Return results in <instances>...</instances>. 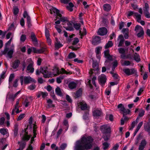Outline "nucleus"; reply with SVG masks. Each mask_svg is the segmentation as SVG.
Returning a JSON list of instances; mask_svg holds the SVG:
<instances>
[{"label": "nucleus", "mask_w": 150, "mask_h": 150, "mask_svg": "<svg viewBox=\"0 0 150 150\" xmlns=\"http://www.w3.org/2000/svg\"><path fill=\"white\" fill-rule=\"evenodd\" d=\"M93 139L91 136L85 134L81 136V139L75 143V150H85L90 149L92 146Z\"/></svg>", "instance_id": "f257e3e1"}, {"label": "nucleus", "mask_w": 150, "mask_h": 150, "mask_svg": "<svg viewBox=\"0 0 150 150\" xmlns=\"http://www.w3.org/2000/svg\"><path fill=\"white\" fill-rule=\"evenodd\" d=\"M53 71L52 73H51V72L49 71L48 67H45L44 68H41L40 71L43 75L44 77L45 78L57 76L60 73L65 74H71V72H67L63 68H62L60 71L57 68L55 67L53 69Z\"/></svg>", "instance_id": "f03ea898"}, {"label": "nucleus", "mask_w": 150, "mask_h": 150, "mask_svg": "<svg viewBox=\"0 0 150 150\" xmlns=\"http://www.w3.org/2000/svg\"><path fill=\"white\" fill-rule=\"evenodd\" d=\"M12 40V38L11 39L6 43L4 51H1V55L4 54L6 55V54L7 57L11 58L12 57V54L14 51V48H12L8 50V48L6 47L7 45L10 44Z\"/></svg>", "instance_id": "7ed1b4c3"}, {"label": "nucleus", "mask_w": 150, "mask_h": 150, "mask_svg": "<svg viewBox=\"0 0 150 150\" xmlns=\"http://www.w3.org/2000/svg\"><path fill=\"white\" fill-rule=\"evenodd\" d=\"M21 84H28L32 83H35V81L30 76H21L20 77Z\"/></svg>", "instance_id": "20e7f679"}, {"label": "nucleus", "mask_w": 150, "mask_h": 150, "mask_svg": "<svg viewBox=\"0 0 150 150\" xmlns=\"http://www.w3.org/2000/svg\"><path fill=\"white\" fill-rule=\"evenodd\" d=\"M101 132L105 134H110L111 133V128L108 125H103L100 127Z\"/></svg>", "instance_id": "39448f33"}, {"label": "nucleus", "mask_w": 150, "mask_h": 150, "mask_svg": "<svg viewBox=\"0 0 150 150\" xmlns=\"http://www.w3.org/2000/svg\"><path fill=\"white\" fill-rule=\"evenodd\" d=\"M27 62L29 63V65L27 67V70L28 71V72L33 73L34 70V69L33 68V65L34 63L32 60L31 58H29L27 59Z\"/></svg>", "instance_id": "423d86ee"}, {"label": "nucleus", "mask_w": 150, "mask_h": 150, "mask_svg": "<svg viewBox=\"0 0 150 150\" xmlns=\"http://www.w3.org/2000/svg\"><path fill=\"white\" fill-rule=\"evenodd\" d=\"M134 30L136 32H138L137 34L138 37L140 38L143 36L144 32L143 28L141 26L139 25H136Z\"/></svg>", "instance_id": "0eeeda50"}, {"label": "nucleus", "mask_w": 150, "mask_h": 150, "mask_svg": "<svg viewBox=\"0 0 150 150\" xmlns=\"http://www.w3.org/2000/svg\"><path fill=\"white\" fill-rule=\"evenodd\" d=\"M123 71L127 76L135 74L137 71L134 68L129 69L128 68L124 69Z\"/></svg>", "instance_id": "6e6552de"}, {"label": "nucleus", "mask_w": 150, "mask_h": 150, "mask_svg": "<svg viewBox=\"0 0 150 150\" xmlns=\"http://www.w3.org/2000/svg\"><path fill=\"white\" fill-rule=\"evenodd\" d=\"M106 78L104 74H101L100 76L98 79L99 83L101 85L103 86L106 82Z\"/></svg>", "instance_id": "1a4fd4ad"}, {"label": "nucleus", "mask_w": 150, "mask_h": 150, "mask_svg": "<svg viewBox=\"0 0 150 150\" xmlns=\"http://www.w3.org/2000/svg\"><path fill=\"white\" fill-rule=\"evenodd\" d=\"M107 32V30L105 28L102 27L99 29L98 33L99 35L103 36L106 35Z\"/></svg>", "instance_id": "9d476101"}, {"label": "nucleus", "mask_w": 150, "mask_h": 150, "mask_svg": "<svg viewBox=\"0 0 150 150\" xmlns=\"http://www.w3.org/2000/svg\"><path fill=\"white\" fill-rule=\"evenodd\" d=\"M64 25V27L67 30L71 31L73 30V28L72 26L71 23L68 20L65 23V24Z\"/></svg>", "instance_id": "9b49d317"}, {"label": "nucleus", "mask_w": 150, "mask_h": 150, "mask_svg": "<svg viewBox=\"0 0 150 150\" xmlns=\"http://www.w3.org/2000/svg\"><path fill=\"white\" fill-rule=\"evenodd\" d=\"M33 52L37 54L42 53L45 51L46 50L45 47H42L40 49H37L36 48L33 47Z\"/></svg>", "instance_id": "f8f14e48"}, {"label": "nucleus", "mask_w": 150, "mask_h": 150, "mask_svg": "<svg viewBox=\"0 0 150 150\" xmlns=\"http://www.w3.org/2000/svg\"><path fill=\"white\" fill-rule=\"evenodd\" d=\"M146 144V141L145 139L142 140L141 141L139 146L138 150H144Z\"/></svg>", "instance_id": "ddd939ff"}, {"label": "nucleus", "mask_w": 150, "mask_h": 150, "mask_svg": "<svg viewBox=\"0 0 150 150\" xmlns=\"http://www.w3.org/2000/svg\"><path fill=\"white\" fill-rule=\"evenodd\" d=\"M117 40L119 42L118 46V47L122 46L124 42V39L123 35H119L118 36Z\"/></svg>", "instance_id": "4468645a"}, {"label": "nucleus", "mask_w": 150, "mask_h": 150, "mask_svg": "<svg viewBox=\"0 0 150 150\" xmlns=\"http://www.w3.org/2000/svg\"><path fill=\"white\" fill-rule=\"evenodd\" d=\"M31 137V135H28L27 132H25L24 134L21 137V141L26 142L29 140Z\"/></svg>", "instance_id": "2eb2a0df"}, {"label": "nucleus", "mask_w": 150, "mask_h": 150, "mask_svg": "<svg viewBox=\"0 0 150 150\" xmlns=\"http://www.w3.org/2000/svg\"><path fill=\"white\" fill-rule=\"evenodd\" d=\"M37 127L35 125H33V137H32L30 141V144H31L33 143V142L34 141V139L36 137V135L37 134Z\"/></svg>", "instance_id": "dca6fc26"}, {"label": "nucleus", "mask_w": 150, "mask_h": 150, "mask_svg": "<svg viewBox=\"0 0 150 150\" xmlns=\"http://www.w3.org/2000/svg\"><path fill=\"white\" fill-rule=\"evenodd\" d=\"M102 47H97L95 50V52L96 54L97 58L100 60V51L101 50Z\"/></svg>", "instance_id": "f3484780"}, {"label": "nucleus", "mask_w": 150, "mask_h": 150, "mask_svg": "<svg viewBox=\"0 0 150 150\" xmlns=\"http://www.w3.org/2000/svg\"><path fill=\"white\" fill-rule=\"evenodd\" d=\"M79 105L81 108L82 110H85L87 109L88 107L87 104L85 101H82L79 103Z\"/></svg>", "instance_id": "a211bd4d"}, {"label": "nucleus", "mask_w": 150, "mask_h": 150, "mask_svg": "<svg viewBox=\"0 0 150 150\" xmlns=\"http://www.w3.org/2000/svg\"><path fill=\"white\" fill-rule=\"evenodd\" d=\"M20 63V62L19 59H16L12 63V67L13 69H16L18 67Z\"/></svg>", "instance_id": "6ab92c4d"}, {"label": "nucleus", "mask_w": 150, "mask_h": 150, "mask_svg": "<svg viewBox=\"0 0 150 150\" xmlns=\"http://www.w3.org/2000/svg\"><path fill=\"white\" fill-rule=\"evenodd\" d=\"M118 50L119 53L121 54L120 55L122 59L125 58V50L124 49V48H120L118 49Z\"/></svg>", "instance_id": "aec40b11"}, {"label": "nucleus", "mask_w": 150, "mask_h": 150, "mask_svg": "<svg viewBox=\"0 0 150 150\" xmlns=\"http://www.w3.org/2000/svg\"><path fill=\"white\" fill-rule=\"evenodd\" d=\"M57 18H59L60 21L62 22L63 23V25H65V23L68 21L67 17L62 16L61 14L60 16H59Z\"/></svg>", "instance_id": "412c9836"}, {"label": "nucleus", "mask_w": 150, "mask_h": 150, "mask_svg": "<svg viewBox=\"0 0 150 150\" xmlns=\"http://www.w3.org/2000/svg\"><path fill=\"white\" fill-rule=\"evenodd\" d=\"M50 11H51V13L52 14V12H53L54 13H55L57 15V17L56 18L58 17L59 16H60V14L59 13V10H58L57 8L52 7V8L50 9Z\"/></svg>", "instance_id": "4be33fe9"}, {"label": "nucleus", "mask_w": 150, "mask_h": 150, "mask_svg": "<svg viewBox=\"0 0 150 150\" xmlns=\"http://www.w3.org/2000/svg\"><path fill=\"white\" fill-rule=\"evenodd\" d=\"M102 112L100 109H96L93 111V115L94 116H98L102 114Z\"/></svg>", "instance_id": "5701e85b"}, {"label": "nucleus", "mask_w": 150, "mask_h": 150, "mask_svg": "<svg viewBox=\"0 0 150 150\" xmlns=\"http://www.w3.org/2000/svg\"><path fill=\"white\" fill-rule=\"evenodd\" d=\"M76 83L74 81H72L70 82L68 84V87L69 88L72 89L75 88L76 86Z\"/></svg>", "instance_id": "b1692460"}, {"label": "nucleus", "mask_w": 150, "mask_h": 150, "mask_svg": "<svg viewBox=\"0 0 150 150\" xmlns=\"http://www.w3.org/2000/svg\"><path fill=\"white\" fill-rule=\"evenodd\" d=\"M144 127L145 130L150 134V123L148 122L144 124Z\"/></svg>", "instance_id": "393cba45"}, {"label": "nucleus", "mask_w": 150, "mask_h": 150, "mask_svg": "<svg viewBox=\"0 0 150 150\" xmlns=\"http://www.w3.org/2000/svg\"><path fill=\"white\" fill-rule=\"evenodd\" d=\"M109 50L105 51L104 52L105 57L109 60H111L112 57L109 54Z\"/></svg>", "instance_id": "a878e982"}, {"label": "nucleus", "mask_w": 150, "mask_h": 150, "mask_svg": "<svg viewBox=\"0 0 150 150\" xmlns=\"http://www.w3.org/2000/svg\"><path fill=\"white\" fill-rule=\"evenodd\" d=\"M18 144H20V147L19 149L21 150H23L25 147L26 145V143L22 141H21V142H18Z\"/></svg>", "instance_id": "bb28decb"}, {"label": "nucleus", "mask_w": 150, "mask_h": 150, "mask_svg": "<svg viewBox=\"0 0 150 150\" xmlns=\"http://www.w3.org/2000/svg\"><path fill=\"white\" fill-rule=\"evenodd\" d=\"M133 57L134 60L137 63L139 62L141 60L139 55L137 53L133 54Z\"/></svg>", "instance_id": "cd10ccee"}, {"label": "nucleus", "mask_w": 150, "mask_h": 150, "mask_svg": "<svg viewBox=\"0 0 150 150\" xmlns=\"http://www.w3.org/2000/svg\"><path fill=\"white\" fill-rule=\"evenodd\" d=\"M104 10L106 11H109L111 9L110 5L108 4H104L103 6Z\"/></svg>", "instance_id": "c85d7f7f"}, {"label": "nucleus", "mask_w": 150, "mask_h": 150, "mask_svg": "<svg viewBox=\"0 0 150 150\" xmlns=\"http://www.w3.org/2000/svg\"><path fill=\"white\" fill-rule=\"evenodd\" d=\"M33 118L32 117H30L29 120V125L28 126L30 128H32V127H33V125H35L36 126L37 125L35 124H33Z\"/></svg>", "instance_id": "c756f323"}, {"label": "nucleus", "mask_w": 150, "mask_h": 150, "mask_svg": "<svg viewBox=\"0 0 150 150\" xmlns=\"http://www.w3.org/2000/svg\"><path fill=\"white\" fill-rule=\"evenodd\" d=\"M100 40V38L99 36H96L93 38V42L94 43H98L99 42Z\"/></svg>", "instance_id": "7c9ffc66"}, {"label": "nucleus", "mask_w": 150, "mask_h": 150, "mask_svg": "<svg viewBox=\"0 0 150 150\" xmlns=\"http://www.w3.org/2000/svg\"><path fill=\"white\" fill-rule=\"evenodd\" d=\"M18 125L17 124H15L14 126V134L15 136H16L18 133Z\"/></svg>", "instance_id": "2f4dec72"}, {"label": "nucleus", "mask_w": 150, "mask_h": 150, "mask_svg": "<svg viewBox=\"0 0 150 150\" xmlns=\"http://www.w3.org/2000/svg\"><path fill=\"white\" fill-rule=\"evenodd\" d=\"M149 6L148 4L146 3L144 4V6L143 8V10L144 13L149 12Z\"/></svg>", "instance_id": "473e14b6"}, {"label": "nucleus", "mask_w": 150, "mask_h": 150, "mask_svg": "<svg viewBox=\"0 0 150 150\" xmlns=\"http://www.w3.org/2000/svg\"><path fill=\"white\" fill-rule=\"evenodd\" d=\"M93 67L95 70H98V63L95 62H93L92 64Z\"/></svg>", "instance_id": "72a5a7b5"}, {"label": "nucleus", "mask_w": 150, "mask_h": 150, "mask_svg": "<svg viewBox=\"0 0 150 150\" xmlns=\"http://www.w3.org/2000/svg\"><path fill=\"white\" fill-rule=\"evenodd\" d=\"M134 15L137 19V21L139 22V21H140L141 19V15L137 13H134Z\"/></svg>", "instance_id": "f704fd0d"}, {"label": "nucleus", "mask_w": 150, "mask_h": 150, "mask_svg": "<svg viewBox=\"0 0 150 150\" xmlns=\"http://www.w3.org/2000/svg\"><path fill=\"white\" fill-rule=\"evenodd\" d=\"M74 6V5L72 3L70 2L69 3V5L67 6V8L68 10L69 11H72L73 10L72 8Z\"/></svg>", "instance_id": "c9c22d12"}, {"label": "nucleus", "mask_w": 150, "mask_h": 150, "mask_svg": "<svg viewBox=\"0 0 150 150\" xmlns=\"http://www.w3.org/2000/svg\"><path fill=\"white\" fill-rule=\"evenodd\" d=\"M82 89L80 88L76 92L75 94L76 96L77 97H80L82 94Z\"/></svg>", "instance_id": "e433bc0d"}, {"label": "nucleus", "mask_w": 150, "mask_h": 150, "mask_svg": "<svg viewBox=\"0 0 150 150\" xmlns=\"http://www.w3.org/2000/svg\"><path fill=\"white\" fill-rule=\"evenodd\" d=\"M83 32H82L81 30L79 31V35H80V38H82V37L86 35V29L85 28H83Z\"/></svg>", "instance_id": "4c0bfd02"}, {"label": "nucleus", "mask_w": 150, "mask_h": 150, "mask_svg": "<svg viewBox=\"0 0 150 150\" xmlns=\"http://www.w3.org/2000/svg\"><path fill=\"white\" fill-rule=\"evenodd\" d=\"M110 144L107 142H104L103 143V147L104 150H106L109 147Z\"/></svg>", "instance_id": "58836bf2"}, {"label": "nucleus", "mask_w": 150, "mask_h": 150, "mask_svg": "<svg viewBox=\"0 0 150 150\" xmlns=\"http://www.w3.org/2000/svg\"><path fill=\"white\" fill-rule=\"evenodd\" d=\"M31 38L33 42H37L35 34L33 33H31Z\"/></svg>", "instance_id": "ea45409f"}, {"label": "nucleus", "mask_w": 150, "mask_h": 150, "mask_svg": "<svg viewBox=\"0 0 150 150\" xmlns=\"http://www.w3.org/2000/svg\"><path fill=\"white\" fill-rule=\"evenodd\" d=\"M8 130L7 129L2 128L0 129V132L1 134L4 135L8 133Z\"/></svg>", "instance_id": "a19ab883"}, {"label": "nucleus", "mask_w": 150, "mask_h": 150, "mask_svg": "<svg viewBox=\"0 0 150 150\" xmlns=\"http://www.w3.org/2000/svg\"><path fill=\"white\" fill-rule=\"evenodd\" d=\"M55 92L59 96H61L62 95V93L61 92V90L60 88L57 87L55 89Z\"/></svg>", "instance_id": "79ce46f5"}, {"label": "nucleus", "mask_w": 150, "mask_h": 150, "mask_svg": "<svg viewBox=\"0 0 150 150\" xmlns=\"http://www.w3.org/2000/svg\"><path fill=\"white\" fill-rule=\"evenodd\" d=\"M69 58L71 59L76 57V55L74 52H71L69 53L68 56Z\"/></svg>", "instance_id": "37998d69"}, {"label": "nucleus", "mask_w": 150, "mask_h": 150, "mask_svg": "<svg viewBox=\"0 0 150 150\" xmlns=\"http://www.w3.org/2000/svg\"><path fill=\"white\" fill-rule=\"evenodd\" d=\"M113 45V43L111 41H109L108 43L106 44L105 46V48L106 49L108 47H111Z\"/></svg>", "instance_id": "c03bdc74"}, {"label": "nucleus", "mask_w": 150, "mask_h": 150, "mask_svg": "<svg viewBox=\"0 0 150 150\" xmlns=\"http://www.w3.org/2000/svg\"><path fill=\"white\" fill-rule=\"evenodd\" d=\"M115 80L118 81L119 80V77L117 74L113 73V74H111Z\"/></svg>", "instance_id": "a18cd8bd"}, {"label": "nucleus", "mask_w": 150, "mask_h": 150, "mask_svg": "<svg viewBox=\"0 0 150 150\" xmlns=\"http://www.w3.org/2000/svg\"><path fill=\"white\" fill-rule=\"evenodd\" d=\"M55 47L56 48H59L62 47L63 45L59 42H57L55 43Z\"/></svg>", "instance_id": "49530a36"}, {"label": "nucleus", "mask_w": 150, "mask_h": 150, "mask_svg": "<svg viewBox=\"0 0 150 150\" xmlns=\"http://www.w3.org/2000/svg\"><path fill=\"white\" fill-rule=\"evenodd\" d=\"M74 27L76 30L80 29L81 27L79 23H75L74 25Z\"/></svg>", "instance_id": "de8ad7c7"}, {"label": "nucleus", "mask_w": 150, "mask_h": 150, "mask_svg": "<svg viewBox=\"0 0 150 150\" xmlns=\"http://www.w3.org/2000/svg\"><path fill=\"white\" fill-rule=\"evenodd\" d=\"M14 77V74H10L9 78V83L10 84L12 81Z\"/></svg>", "instance_id": "09e8293b"}, {"label": "nucleus", "mask_w": 150, "mask_h": 150, "mask_svg": "<svg viewBox=\"0 0 150 150\" xmlns=\"http://www.w3.org/2000/svg\"><path fill=\"white\" fill-rule=\"evenodd\" d=\"M64 77L63 76H59L57 78V82L58 83H61L62 80L63 79Z\"/></svg>", "instance_id": "8fccbe9b"}, {"label": "nucleus", "mask_w": 150, "mask_h": 150, "mask_svg": "<svg viewBox=\"0 0 150 150\" xmlns=\"http://www.w3.org/2000/svg\"><path fill=\"white\" fill-rule=\"evenodd\" d=\"M36 87L35 84H32L28 86V88L30 90H33Z\"/></svg>", "instance_id": "3c124183"}, {"label": "nucleus", "mask_w": 150, "mask_h": 150, "mask_svg": "<svg viewBox=\"0 0 150 150\" xmlns=\"http://www.w3.org/2000/svg\"><path fill=\"white\" fill-rule=\"evenodd\" d=\"M25 114H21L18 117L17 119V121H20L22 120L25 117Z\"/></svg>", "instance_id": "603ef678"}, {"label": "nucleus", "mask_w": 150, "mask_h": 150, "mask_svg": "<svg viewBox=\"0 0 150 150\" xmlns=\"http://www.w3.org/2000/svg\"><path fill=\"white\" fill-rule=\"evenodd\" d=\"M26 39V36L25 35L22 34L20 38V40L21 42H24Z\"/></svg>", "instance_id": "864d4df0"}, {"label": "nucleus", "mask_w": 150, "mask_h": 150, "mask_svg": "<svg viewBox=\"0 0 150 150\" xmlns=\"http://www.w3.org/2000/svg\"><path fill=\"white\" fill-rule=\"evenodd\" d=\"M117 108H118L120 109V110L121 111H123L124 110L125 108L123 106L122 104H120L118 105Z\"/></svg>", "instance_id": "5fc2aeb1"}, {"label": "nucleus", "mask_w": 150, "mask_h": 150, "mask_svg": "<svg viewBox=\"0 0 150 150\" xmlns=\"http://www.w3.org/2000/svg\"><path fill=\"white\" fill-rule=\"evenodd\" d=\"M67 144L66 143L62 144L60 146V150H64L67 147Z\"/></svg>", "instance_id": "6e6d98bb"}, {"label": "nucleus", "mask_w": 150, "mask_h": 150, "mask_svg": "<svg viewBox=\"0 0 150 150\" xmlns=\"http://www.w3.org/2000/svg\"><path fill=\"white\" fill-rule=\"evenodd\" d=\"M19 9L18 8L15 7L13 9V13L15 15H16L18 13Z\"/></svg>", "instance_id": "4d7b16f0"}, {"label": "nucleus", "mask_w": 150, "mask_h": 150, "mask_svg": "<svg viewBox=\"0 0 150 150\" xmlns=\"http://www.w3.org/2000/svg\"><path fill=\"white\" fill-rule=\"evenodd\" d=\"M122 112H123V115L124 116V115L129 114L130 112V111L129 109H126L125 108L124 110H123Z\"/></svg>", "instance_id": "13d9d810"}, {"label": "nucleus", "mask_w": 150, "mask_h": 150, "mask_svg": "<svg viewBox=\"0 0 150 150\" xmlns=\"http://www.w3.org/2000/svg\"><path fill=\"white\" fill-rule=\"evenodd\" d=\"M106 119H109L111 121L113 120V116L111 114L107 115L106 116Z\"/></svg>", "instance_id": "bf43d9fd"}, {"label": "nucleus", "mask_w": 150, "mask_h": 150, "mask_svg": "<svg viewBox=\"0 0 150 150\" xmlns=\"http://www.w3.org/2000/svg\"><path fill=\"white\" fill-rule=\"evenodd\" d=\"M45 35L46 38H50V35L49 31L46 28L45 29Z\"/></svg>", "instance_id": "052dcab7"}, {"label": "nucleus", "mask_w": 150, "mask_h": 150, "mask_svg": "<svg viewBox=\"0 0 150 150\" xmlns=\"http://www.w3.org/2000/svg\"><path fill=\"white\" fill-rule=\"evenodd\" d=\"M63 124L64 125L66 126L67 129L65 130L66 131L67 130L69 127L68 121L66 120H64L63 122Z\"/></svg>", "instance_id": "680f3d73"}, {"label": "nucleus", "mask_w": 150, "mask_h": 150, "mask_svg": "<svg viewBox=\"0 0 150 150\" xmlns=\"http://www.w3.org/2000/svg\"><path fill=\"white\" fill-rule=\"evenodd\" d=\"M145 111L143 110H141L139 113V117H142L144 116V114Z\"/></svg>", "instance_id": "e2e57ef3"}, {"label": "nucleus", "mask_w": 150, "mask_h": 150, "mask_svg": "<svg viewBox=\"0 0 150 150\" xmlns=\"http://www.w3.org/2000/svg\"><path fill=\"white\" fill-rule=\"evenodd\" d=\"M130 62L128 61H125L124 62L123 64H122V65L125 66H128L130 64Z\"/></svg>", "instance_id": "0e129e2a"}, {"label": "nucleus", "mask_w": 150, "mask_h": 150, "mask_svg": "<svg viewBox=\"0 0 150 150\" xmlns=\"http://www.w3.org/2000/svg\"><path fill=\"white\" fill-rule=\"evenodd\" d=\"M102 19V22L104 24V25L106 26L107 25V24L108 23V19L105 18H103Z\"/></svg>", "instance_id": "69168bd1"}, {"label": "nucleus", "mask_w": 150, "mask_h": 150, "mask_svg": "<svg viewBox=\"0 0 150 150\" xmlns=\"http://www.w3.org/2000/svg\"><path fill=\"white\" fill-rule=\"evenodd\" d=\"M55 27L56 29L57 32L59 33H61L62 31V30L59 27V25H56L55 26Z\"/></svg>", "instance_id": "338daca9"}, {"label": "nucleus", "mask_w": 150, "mask_h": 150, "mask_svg": "<svg viewBox=\"0 0 150 150\" xmlns=\"http://www.w3.org/2000/svg\"><path fill=\"white\" fill-rule=\"evenodd\" d=\"M79 40L77 38H74L73 42V45H76L79 42Z\"/></svg>", "instance_id": "774afa93"}]
</instances>
